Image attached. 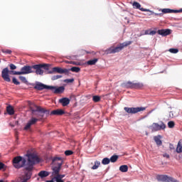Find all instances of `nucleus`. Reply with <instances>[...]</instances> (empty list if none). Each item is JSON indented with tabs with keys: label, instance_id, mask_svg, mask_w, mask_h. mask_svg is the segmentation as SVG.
Returning a JSON list of instances; mask_svg holds the SVG:
<instances>
[{
	"label": "nucleus",
	"instance_id": "obj_1",
	"mask_svg": "<svg viewBox=\"0 0 182 182\" xmlns=\"http://www.w3.org/2000/svg\"><path fill=\"white\" fill-rule=\"evenodd\" d=\"M31 114L32 117L27 122L26 126L24 127V130H29L31 126L33 124H36L38 122H42L43 119H46L49 114H50V112L49 109H46L39 106H35V109L31 108Z\"/></svg>",
	"mask_w": 182,
	"mask_h": 182
},
{
	"label": "nucleus",
	"instance_id": "obj_2",
	"mask_svg": "<svg viewBox=\"0 0 182 182\" xmlns=\"http://www.w3.org/2000/svg\"><path fill=\"white\" fill-rule=\"evenodd\" d=\"M26 156L28 157V161L26 164V170H27L28 172L26 174V178L21 179V182H28V180H29L31 176H32L31 171L33 168V166L41 162V159L35 154H28Z\"/></svg>",
	"mask_w": 182,
	"mask_h": 182
},
{
	"label": "nucleus",
	"instance_id": "obj_3",
	"mask_svg": "<svg viewBox=\"0 0 182 182\" xmlns=\"http://www.w3.org/2000/svg\"><path fill=\"white\" fill-rule=\"evenodd\" d=\"M132 41H125L119 46L117 47H110L107 50V53H117L118 52H120L124 48H126L129 46V45H132Z\"/></svg>",
	"mask_w": 182,
	"mask_h": 182
},
{
	"label": "nucleus",
	"instance_id": "obj_4",
	"mask_svg": "<svg viewBox=\"0 0 182 182\" xmlns=\"http://www.w3.org/2000/svg\"><path fill=\"white\" fill-rule=\"evenodd\" d=\"M13 166L15 168H21L25 166L26 168V159L22 156H16L13 159Z\"/></svg>",
	"mask_w": 182,
	"mask_h": 182
},
{
	"label": "nucleus",
	"instance_id": "obj_5",
	"mask_svg": "<svg viewBox=\"0 0 182 182\" xmlns=\"http://www.w3.org/2000/svg\"><path fill=\"white\" fill-rule=\"evenodd\" d=\"M124 110H125V112H127V113H129V114H135V113H139V112H144V110H146V107H125L124 108Z\"/></svg>",
	"mask_w": 182,
	"mask_h": 182
},
{
	"label": "nucleus",
	"instance_id": "obj_6",
	"mask_svg": "<svg viewBox=\"0 0 182 182\" xmlns=\"http://www.w3.org/2000/svg\"><path fill=\"white\" fill-rule=\"evenodd\" d=\"M166 129V125L164 122H159L158 123H153L151 125L152 132H159L160 130H164Z\"/></svg>",
	"mask_w": 182,
	"mask_h": 182
},
{
	"label": "nucleus",
	"instance_id": "obj_7",
	"mask_svg": "<svg viewBox=\"0 0 182 182\" xmlns=\"http://www.w3.org/2000/svg\"><path fill=\"white\" fill-rule=\"evenodd\" d=\"M125 87H128L130 89H140L143 87V83L141 82H127L124 84Z\"/></svg>",
	"mask_w": 182,
	"mask_h": 182
},
{
	"label": "nucleus",
	"instance_id": "obj_8",
	"mask_svg": "<svg viewBox=\"0 0 182 182\" xmlns=\"http://www.w3.org/2000/svg\"><path fill=\"white\" fill-rule=\"evenodd\" d=\"M35 73V70H33V66L25 65L21 68L20 75H29V73Z\"/></svg>",
	"mask_w": 182,
	"mask_h": 182
},
{
	"label": "nucleus",
	"instance_id": "obj_9",
	"mask_svg": "<svg viewBox=\"0 0 182 182\" xmlns=\"http://www.w3.org/2000/svg\"><path fill=\"white\" fill-rule=\"evenodd\" d=\"M49 68L48 64H44V65H35L33 66V69H34L36 71V75H43V70H42V68Z\"/></svg>",
	"mask_w": 182,
	"mask_h": 182
},
{
	"label": "nucleus",
	"instance_id": "obj_10",
	"mask_svg": "<svg viewBox=\"0 0 182 182\" xmlns=\"http://www.w3.org/2000/svg\"><path fill=\"white\" fill-rule=\"evenodd\" d=\"M55 72L57 73H60V74L65 73V75H68L69 73V70H68L66 68L63 69L59 67H54V68H53V70L51 71L48 72V73L52 75V73H55Z\"/></svg>",
	"mask_w": 182,
	"mask_h": 182
},
{
	"label": "nucleus",
	"instance_id": "obj_11",
	"mask_svg": "<svg viewBox=\"0 0 182 182\" xmlns=\"http://www.w3.org/2000/svg\"><path fill=\"white\" fill-rule=\"evenodd\" d=\"M34 89L36 90H43V89H46L47 90H50V85H46L42 82H36V85L34 86Z\"/></svg>",
	"mask_w": 182,
	"mask_h": 182
},
{
	"label": "nucleus",
	"instance_id": "obj_12",
	"mask_svg": "<svg viewBox=\"0 0 182 182\" xmlns=\"http://www.w3.org/2000/svg\"><path fill=\"white\" fill-rule=\"evenodd\" d=\"M1 77H3L4 80L6 82H11V78L9 77V69H8V68H5L2 70Z\"/></svg>",
	"mask_w": 182,
	"mask_h": 182
},
{
	"label": "nucleus",
	"instance_id": "obj_13",
	"mask_svg": "<svg viewBox=\"0 0 182 182\" xmlns=\"http://www.w3.org/2000/svg\"><path fill=\"white\" fill-rule=\"evenodd\" d=\"M50 90L55 94L63 93V92H65V87L61 86L56 87L55 86L50 85Z\"/></svg>",
	"mask_w": 182,
	"mask_h": 182
},
{
	"label": "nucleus",
	"instance_id": "obj_14",
	"mask_svg": "<svg viewBox=\"0 0 182 182\" xmlns=\"http://www.w3.org/2000/svg\"><path fill=\"white\" fill-rule=\"evenodd\" d=\"M62 167V163H58L57 166H53L52 168L53 172L52 176L54 177H57V176H59V173L60 172V168Z\"/></svg>",
	"mask_w": 182,
	"mask_h": 182
},
{
	"label": "nucleus",
	"instance_id": "obj_15",
	"mask_svg": "<svg viewBox=\"0 0 182 182\" xmlns=\"http://www.w3.org/2000/svg\"><path fill=\"white\" fill-rule=\"evenodd\" d=\"M132 6L135 9H139V11H141L142 12H151V11H150V9H149L141 8V5L140 4V3H139L137 1H134L132 4Z\"/></svg>",
	"mask_w": 182,
	"mask_h": 182
},
{
	"label": "nucleus",
	"instance_id": "obj_16",
	"mask_svg": "<svg viewBox=\"0 0 182 182\" xmlns=\"http://www.w3.org/2000/svg\"><path fill=\"white\" fill-rule=\"evenodd\" d=\"M156 180L162 182H170L171 177L166 175H158L156 176Z\"/></svg>",
	"mask_w": 182,
	"mask_h": 182
},
{
	"label": "nucleus",
	"instance_id": "obj_17",
	"mask_svg": "<svg viewBox=\"0 0 182 182\" xmlns=\"http://www.w3.org/2000/svg\"><path fill=\"white\" fill-rule=\"evenodd\" d=\"M159 35H161V36H167L171 33V30L170 29H161L157 31Z\"/></svg>",
	"mask_w": 182,
	"mask_h": 182
},
{
	"label": "nucleus",
	"instance_id": "obj_18",
	"mask_svg": "<svg viewBox=\"0 0 182 182\" xmlns=\"http://www.w3.org/2000/svg\"><path fill=\"white\" fill-rule=\"evenodd\" d=\"M50 114L51 116L54 115V116H62V114H65V111H63V109H55V110H53Z\"/></svg>",
	"mask_w": 182,
	"mask_h": 182
},
{
	"label": "nucleus",
	"instance_id": "obj_19",
	"mask_svg": "<svg viewBox=\"0 0 182 182\" xmlns=\"http://www.w3.org/2000/svg\"><path fill=\"white\" fill-rule=\"evenodd\" d=\"M59 103H60L62 106L65 107L70 103V100L68 97H63L59 100Z\"/></svg>",
	"mask_w": 182,
	"mask_h": 182
},
{
	"label": "nucleus",
	"instance_id": "obj_20",
	"mask_svg": "<svg viewBox=\"0 0 182 182\" xmlns=\"http://www.w3.org/2000/svg\"><path fill=\"white\" fill-rule=\"evenodd\" d=\"M154 140L156 143L157 146H161V144H163L161 135L155 136L154 137Z\"/></svg>",
	"mask_w": 182,
	"mask_h": 182
},
{
	"label": "nucleus",
	"instance_id": "obj_21",
	"mask_svg": "<svg viewBox=\"0 0 182 182\" xmlns=\"http://www.w3.org/2000/svg\"><path fill=\"white\" fill-rule=\"evenodd\" d=\"M50 174V173L46 171H41L38 173V176L39 177H41V178H45V177H48V176H49Z\"/></svg>",
	"mask_w": 182,
	"mask_h": 182
},
{
	"label": "nucleus",
	"instance_id": "obj_22",
	"mask_svg": "<svg viewBox=\"0 0 182 182\" xmlns=\"http://www.w3.org/2000/svg\"><path fill=\"white\" fill-rule=\"evenodd\" d=\"M162 12V14H174V9H159V12Z\"/></svg>",
	"mask_w": 182,
	"mask_h": 182
},
{
	"label": "nucleus",
	"instance_id": "obj_23",
	"mask_svg": "<svg viewBox=\"0 0 182 182\" xmlns=\"http://www.w3.org/2000/svg\"><path fill=\"white\" fill-rule=\"evenodd\" d=\"M6 112L8 114H10V116H12V114H14L15 110L14 109V107L12 106L9 105L6 107Z\"/></svg>",
	"mask_w": 182,
	"mask_h": 182
},
{
	"label": "nucleus",
	"instance_id": "obj_24",
	"mask_svg": "<svg viewBox=\"0 0 182 182\" xmlns=\"http://www.w3.org/2000/svg\"><path fill=\"white\" fill-rule=\"evenodd\" d=\"M176 153H182V139L179 140L178 142Z\"/></svg>",
	"mask_w": 182,
	"mask_h": 182
},
{
	"label": "nucleus",
	"instance_id": "obj_25",
	"mask_svg": "<svg viewBox=\"0 0 182 182\" xmlns=\"http://www.w3.org/2000/svg\"><path fill=\"white\" fill-rule=\"evenodd\" d=\"M129 170V166H127V165H122L119 167V171H122V173H127Z\"/></svg>",
	"mask_w": 182,
	"mask_h": 182
},
{
	"label": "nucleus",
	"instance_id": "obj_26",
	"mask_svg": "<svg viewBox=\"0 0 182 182\" xmlns=\"http://www.w3.org/2000/svg\"><path fill=\"white\" fill-rule=\"evenodd\" d=\"M97 58H95V59H92V60H90L87 62V63L88 65H90V66L93 65H96V63H97Z\"/></svg>",
	"mask_w": 182,
	"mask_h": 182
},
{
	"label": "nucleus",
	"instance_id": "obj_27",
	"mask_svg": "<svg viewBox=\"0 0 182 182\" xmlns=\"http://www.w3.org/2000/svg\"><path fill=\"white\" fill-rule=\"evenodd\" d=\"M71 70V72H75V73H79L80 72V68L79 67H72L70 69L68 70Z\"/></svg>",
	"mask_w": 182,
	"mask_h": 182
},
{
	"label": "nucleus",
	"instance_id": "obj_28",
	"mask_svg": "<svg viewBox=\"0 0 182 182\" xmlns=\"http://www.w3.org/2000/svg\"><path fill=\"white\" fill-rule=\"evenodd\" d=\"M99 166H100V161H95L94 166L92 167V170H97L99 168Z\"/></svg>",
	"mask_w": 182,
	"mask_h": 182
},
{
	"label": "nucleus",
	"instance_id": "obj_29",
	"mask_svg": "<svg viewBox=\"0 0 182 182\" xmlns=\"http://www.w3.org/2000/svg\"><path fill=\"white\" fill-rule=\"evenodd\" d=\"M118 159H119V156L117 155H114L111 156L109 161H111V163H116Z\"/></svg>",
	"mask_w": 182,
	"mask_h": 182
},
{
	"label": "nucleus",
	"instance_id": "obj_30",
	"mask_svg": "<svg viewBox=\"0 0 182 182\" xmlns=\"http://www.w3.org/2000/svg\"><path fill=\"white\" fill-rule=\"evenodd\" d=\"M110 163V159L109 158H104L102 161V164H104V166H106Z\"/></svg>",
	"mask_w": 182,
	"mask_h": 182
},
{
	"label": "nucleus",
	"instance_id": "obj_31",
	"mask_svg": "<svg viewBox=\"0 0 182 182\" xmlns=\"http://www.w3.org/2000/svg\"><path fill=\"white\" fill-rule=\"evenodd\" d=\"M92 100L95 103H97V102H100V97H99L97 95H95V96L92 97Z\"/></svg>",
	"mask_w": 182,
	"mask_h": 182
},
{
	"label": "nucleus",
	"instance_id": "obj_32",
	"mask_svg": "<svg viewBox=\"0 0 182 182\" xmlns=\"http://www.w3.org/2000/svg\"><path fill=\"white\" fill-rule=\"evenodd\" d=\"M168 52H170L171 53H178V49H177V48H170L168 50Z\"/></svg>",
	"mask_w": 182,
	"mask_h": 182
},
{
	"label": "nucleus",
	"instance_id": "obj_33",
	"mask_svg": "<svg viewBox=\"0 0 182 182\" xmlns=\"http://www.w3.org/2000/svg\"><path fill=\"white\" fill-rule=\"evenodd\" d=\"M19 79L23 82V83H28V80H26V77L24 76H19Z\"/></svg>",
	"mask_w": 182,
	"mask_h": 182
},
{
	"label": "nucleus",
	"instance_id": "obj_34",
	"mask_svg": "<svg viewBox=\"0 0 182 182\" xmlns=\"http://www.w3.org/2000/svg\"><path fill=\"white\" fill-rule=\"evenodd\" d=\"M174 122L173 121H170L168 122V127H169V129H173V127H174Z\"/></svg>",
	"mask_w": 182,
	"mask_h": 182
},
{
	"label": "nucleus",
	"instance_id": "obj_35",
	"mask_svg": "<svg viewBox=\"0 0 182 182\" xmlns=\"http://www.w3.org/2000/svg\"><path fill=\"white\" fill-rule=\"evenodd\" d=\"M62 77V75H54L51 77V80H58V79H60Z\"/></svg>",
	"mask_w": 182,
	"mask_h": 182
},
{
	"label": "nucleus",
	"instance_id": "obj_36",
	"mask_svg": "<svg viewBox=\"0 0 182 182\" xmlns=\"http://www.w3.org/2000/svg\"><path fill=\"white\" fill-rule=\"evenodd\" d=\"M151 12L152 15H155V16H159L161 18V16H163V13H154L153 11H149Z\"/></svg>",
	"mask_w": 182,
	"mask_h": 182
},
{
	"label": "nucleus",
	"instance_id": "obj_37",
	"mask_svg": "<svg viewBox=\"0 0 182 182\" xmlns=\"http://www.w3.org/2000/svg\"><path fill=\"white\" fill-rule=\"evenodd\" d=\"M9 75H21V73L20 71L11 70L9 71Z\"/></svg>",
	"mask_w": 182,
	"mask_h": 182
},
{
	"label": "nucleus",
	"instance_id": "obj_38",
	"mask_svg": "<svg viewBox=\"0 0 182 182\" xmlns=\"http://www.w3.org/2000/svg\"><path fill=\"white\" fill-rule=\"evenodd\" d=\"M65 83H73V82H75V79H66L64 80Z\"/></svg>",
	"mask_w": 182,
	"mask_h": 182
},
{
	"label": "nucleus",
	"instance_id": "obj_39",
	"mask_svg": "<svg viewBox=\"0 0 182 182\" xmlns=\"http://www.w3.org/2000/svg\"><path fill=\"white\" fill-rule=\"evenodd\" d=\"M13 83L16 85H21V82H19V81H18L15 77H13Z\"/></svg>",
	"mask_w": 182,
	"mask_h": 182
},
{
	"label": "nucleus",
	"instance_id": "obj_40",
	"mask_svg": "<svg viewBox=\"0 0 182 182\" xmlns=\"http://www.w3.org/2000/svg\"><path fill=\"white\" fill-rule=\"evenodd\" d=\"M65 156H72V154H73V151L70 150H67L65 151Z\"/></svg>",
	"mask_w": 182,
	"mask_h": 182
},
{
	"label": "nucleus",
	"instance_id": "obj_41",
	"mask_svg": "<svg viewBox=\"0 0 182 182\" xmlns=\"http://www.w3.org/2000/svg\"><path fill=\"white\" fill-rule=\"evenodd\" d=\"M53 180H55L56 182H63V180H62L60 178H58V176H55L53 178Z\"/></svg>",
	"mask_w": 182,
	"mask_h": 182
},
{
	"label": "nucleus",
	"instance_id": "obj_42",
	"mask_svg": "<svg viewBox=\"0 0 182 182\" xmlns=\"http://www.w3.org/2000/svg\"><path fill=\"white\" fill-rule=\"evenodd\" d=\"M9 67L11 70H15V69H16V65L14 64H10Z\"/></svg>",
	"mask_w": 182,
	"mask_h": 182
},
{
	"label": "nucleus",
	"instance_id": "obj_43",
	"mask_svg": "<svg viewBox=\"0 0 182 182\" xmlns=\"http://www.w3.org/2000/svg\"><path fill=\"white\" fill-rule=\"evenodd\" d=\"M176 116H177V114L173 113V112H169V117H176Z\"/></svg>",
	"mask_w": 182,
	"mask_h": 182
},
{
	"label": "nucleus",
	"instance_id": "obj_44",
	"mask_svg": "<svg viewBox=\"0 0 182 182\" xmlns=\"http://www.w3.org/2000/svg\"><path fill=\"white\" fill-rule=\"evenodd\" d=\"M3 53H9V54H11L12 53V50H2Z\"/></svg>",
	"mask_w": 182,
	"mask_h": 182
},
{
	"label": "nucleus",
	"instance_id": "obj_45",
	"mask_svg": "<svg viewBox=\"0 0 182 182\" xmlns=\"http://www.w3.org/2000/svg\"><path fill=\"white\" fill-rule=\"evenodd\" d=\"M182 12V9L179 10H173V14H178Z\"/></svg>",
	"mask_w": 182,
	"mask_h": 182
},
{
	"label": "nucleus",
	"instance_id": "obj_46",
	"mask_svg": "<svg viewBox=\"0 0 182 182\" xmlns=\"http://www.w3.org/2000/svg\"><path fill=\"white\" fill-rule=\"evenodd\" d=\"M58 160H62V159L59 157H55L53 159V163H55V161H58Z\"/></svg>",
	"mask_w": 182,
	"mask_h": 182
},
{
	"label": "nucleus",
	"instance_id": "obj_47",
	"mask_svg": "<svg viewBox=\"0 0 182 182\" xmlns=\"http://www.w3.org/2000/svg\"><path fill=\"white\" fill-rule=\"evenodd\" d=\"M5 167V164H4L2 162H0V170H2Z\"/></svg>",
	"mask_w": 182,
	"mask_h": 182
},
{
	"label": "nucleus",
	"instance_id": "obj_48",
	"mask_svg": "<svg viewBox=\"0 0 182 182\" xmlns=\"http://www.w3.org/2000/svg\"><path fill=\"white\" fill-rule=\"evenodd\" d=\"M56 177H58V178H63L65 177V175H60V174H58Z\"/></svg>",
	"mask_w": 182,
	"mask_h": 182
},
{
	"label": "nucleus",
	"instance_id": "obj_49",
	"mask_svg": "<svg viewBox=\"0 0 182 182\" xmlns=\"http://www.w3.org/2000/svg\"><path fill=\"white\" fill-rule=\"evenodd\" d=\"M149 35H156V31H151L149 32Z\"/></svg>",
	"mask_w": 182,
	"mask_h": 182
},
{
	"label": "nucleus",
	"instance_id": "obj_50",
	"mask_svg": "<svg viewBox=\"0 0 182 182\" xmlns=\"http://www.w3.org/2000/svg\"><path fill=\"white\" fill-rule=\"evenodd\" d=\"M169 149H171V150L174 149V145H173L172 144H169Z\"/></svg>",
	"mask_w": 182,
	"mask_h": 182
},
{
	"label": "nucleus",
	"instance_id": "obj_51",
	"mask_svg": "<svg viewBox=\"0 0 182 182\" xmlns=\"http://www.w3.org/2000/svg\"><path fill=\"white\" fill-rule=\"evenodd\" d=\"M164 157H166V159H169L170 158V155H168V154H164L163 155Z\"/></svg>",
	"mask_w": 182,
	"mask_h": 182
},
{
	"label": "nucleus",
	"instance_id": "obj_52",
	"mask_svg": "<svg viewBox=\"0 0 182 182\" xmlns=\"http://www.w3.org/2000/svg\"><path fill=\"white\" fill-rule=\"evenodd\" d=\"M170 182H179V181H177L176 179H174L173 177H171V180L170 181Z\"/></svg>",
	"mask_w": 182,
	"mask_h": 182
},
{
	"label": "nucleus",
	"instance_id": "obj_53",
	"mask_svg": "<svg viewBox=\"0 0 182 182\" xmlns=\"http://www.w3.org/2000/svg\"><path fill=\"white\" fill-rule=\"evenodd\" d=\"M144 35H150V32L149 31V30L145 31Z\"/></svg>",
	"mask_w": 182,
	"mask_h": 182
},
{
	"label": "nucleus",
	"instance_id": "obj_54",
	"mask_svg": "<svg viewBox=\"0 0 182 182\" xmlns=\"http://www.w3.org/2000/svg\"><path fill=\"white\" fill-rule=\"evenodd\" d=\"M53 180H55V179L52 178V180L46 181V182H55V181H53Z\"/></svg>",
	"mask_w": 182,
	"mask_h": 182
}]
</instances>
